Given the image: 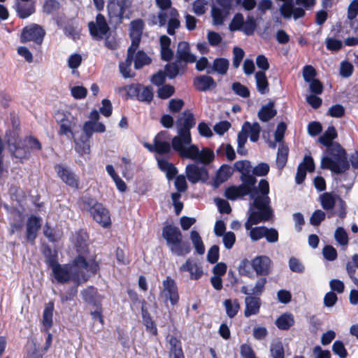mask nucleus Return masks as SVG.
Wrapping results in <instances>:
<instances>
[{
    "label": "nucleus",
    "mask_w": 358,
    "mask_h": 358,
    "mask_svg": "<svg viewBox=\"0 0 358 358\" xmlns=\"http://www.w3.org/2000/svg\"><path fill=\"white\" fill-rule=\"evenodd\" d=\"M195 124L194 115L189 110H185L177 119L178 135L172 139V147L180 157L207 164L213 160L214 153L208 148L200 151L196 145L191 144L190 129Z\"/></svg>",
    "instance_id": "1"
},
{
    "label": "nucleus",
    "mask_w": 358,
    "mask_h": 358,
    "mask_svg": "<svg viewBox=\"0 0 358 358\" xmlns=\"http://www.w3.org/2000/svg\"><path fill=\"white\" fill-rule=\"evenodd\" d=\"M51 268L56 280L59 283L72 281L77 285L86 282L99 269L98 262L93 257L86 258L78 256L69 264L51 263Z\"/></svg>",
    "instance_id": "2"
},
{
    "label": "nucleus",
    "mask_w": 358,
    "mask_h": 358,
    "mask_svg": "<svg viewBox=\"0 0 358 358\" xmlns=\"http://www.w3.org/2000/svg\"><path fill=\"white\" fill-rule=\"evenodd\" d=\"M261 192L264 196L259 197L257 192L252 194V205L249 209V217L245 223V228L249 231V236L252 241H257L264 238L266 227H255L253 225L268 221L273 215V210L269 205L270 198L269 185L268 182L262 181L260 184Z\"/></svg>",
    "instance_id": "3"
},
{
    "label": "nucleus",
    "mask_w": 358,
    "mask_h": 358,
    "mask_svg": "<svg viewBox=\"0 0 358 358\" xmlns=\"http://www.w3.org/2000/svg\"><path fill=\"white\" fill-rule=\"evenodd\" d=\"M337 133L334 127H329L318 141L324 145L328 146V156L321 159V168L329 169L335 173H341L349 168L345 150L338 143H331L336 138Z\"/></svg>",
    "instance_id": "4"
},
{
    "label": "nucleus",
    "mask_w": 358,
    "mask_h": 358,
    "mask_svg": "<svg viewBox=\"0 0 358 358\" xmlns=\"http://www.w3.org/2000/svg\"><path fill=\"white\" fill-rule=\"evenodd\" d=\"M236 171L241 173V180L242 185L238 186H231L225 191V196L230 200L243 197L245 195H250L252 199V194L257 192V195L261 197L264 194L261 192L260 184L262 181L267 182L266 180H261L257 187L255 186L257 180L253 175L250 174V162L247 160L238 161L234 164Z\"/></svg>",
    "instance_id": "5"
},
{
    "label": "nucleus",
    "mask_w": 358,
    "mask_h": 358,
    "mask_svg": "<svg viewBox=\"0 0 358 358\" xmlns=\"http://www.w3.org/2000/svg\"><path fill=\"white\" fill-rule=\"evenodd\" d=\"M162 237L173 254L177 256H185L190 252V245L182 241V234L177 227L171 224L164 227Z\"/></svg>",
    "instance_id": "6"
},
{
    "label": "nucleus",
    "mask_w": 358,
    "mask_h": 358,
    "mask_svg": "<svg viewBox=\"0 0 358 358\" xmlns=\"http://www.w3.org/2000/svg\"><path fill=\"white\" fill-rule=\"evenodd\" d=\"M179 17L180 15L176 9H169V10L158 11L156 14L150 15L148 22L150 25H157L159 27L166 26L167 33L173 36L176 30L180 27Z\"/></svg>",
    "instance_id": "7"
},
{
    "label": "nucleus",
    "mask_w": 358,
    "mask_h": 358,
    "mask_svg": "<svg viewBox=\"0 0 358 358\" xmlns=\"http://www.w3.org/2000/svg\"><path fill=\"white\" fill-rule=\"evenodd\" d=\"M83 208L87 210L93 220L103 228L111 224L110 215L103 205L93 199H86L83 202Z\"/></svg>",
    "instance_id": "8"
},
{
    "label": "nucleus",
    "mask_w": 358,
    "mask_h": 358,
    "mask_svg": "<svg viewBox=\"0 0 358 358\" xmlns=\"http://www.w3.org/2000/svg\"><path fill=\"white\" fill-rule=\"evenodd\" d=\"M319 201L325 210H332L336 206L338 207V210L331 212L329 217L334 214H337L341 218L345 217L346 203L339 195L334 192H324L319 196Z\"/></svg>",
    "instance_id": "9"
},
{
    "label": "nucleus",
    "mask_w": 358,
    "mask_h": 358,
    "mask_svg": "<svg viewBox=\"0 0 358 358\" xmlns=\"http://www.w3.org/2000/svg\"><path fill=\"white\" fill-rule=\"evenodd\" d=\"M56 122L59 124V135L73 137V129L77 124V120L69 111L59 110L55 114Z\"/></svg>",
    "instance_id": "10"
},
{
    "label": "nucleus",
    "mask_w": 358,
    "mask_h": 358,
    "mask_svg": "<svg viewBox=\"0 0 358 358\" xmlns=\"http://www.w3.org/2000/svg\"><path fill=\"white\" fill-rule=\"evenodd\" d=\"M145 147L150 152L159 155L168 154L171 152L170 138L168 132L161 131L154 138L153 144L145 143Z\"/></svg>",
    "instance_id": "11"
},
{
    "label": "nucleus",
    "mask_w": 358,
    "mask_h": 358,
    "mask_svg": "<svg viewBox=\"0 0 358 358\" xmlns=\"http://www.w3.org/2000/svg\"><path fill=\"white\" fill-rule=\"evenodd\" d=\"M45 34V30L42 27L36 24H31L23 28L20 41L22 43L32 41L36 44L41 45L43 43Z\"/></svg>",
    "instance_id": "12"
},
{
    "label": "nucleus",
    "mask_w": 358,
    "mask_h": 358,
    "mask_svg": "<svg viewBox=\"0 0 358 358\" xmlns=\"http://www.w3.org/2000/svg\"><path fill=\"white\" fill-rule=\"evenodd\" d=\"M88 27L91 36L96 40L106 38L110 31L106 17L102 14L96 15L95 22H90Z\"/></svg>",
    "instance_id": "13"
},
{
    "label": "nucleus",
    "mask_w": 358,
    "mask_h": 358,
    "mask_svg": "<svg viewBox=\"0 0 358 358\" xmlns=\"http://www.w3.org/2000/svg\"><path fill=\"white\" fill-rule=\"evenodd\" d=\"M131 6V0H108L107 10L110 17H118L120 20L129 18L126 13Z\"/></svg>",
    "instance_id": "14"
},
{
    "label": "nucleus",
    "mask_w": 358,
    "mask_h": 358,
    "mask_svg": "<svg viewBox=\"0 0 358 358\" xmlns=\"http://www.w3.org/2000/svg\"><path fill=\"white\" fill-rule=\"evenodd\" d=\"M162 286L160 297L165 303L169 301L172 306L176 305L179 301V294L175 280L168 276L163 281Z\"/></svg>",
    "instance_id": "15"
},
{
    "label": "nucleus",
    "mask_w": 358,
    "mask_h": 358,
    "mask_svg": "<svg viewBox=\"0 0 358 358\" xmlns=\"http://www.w3.org/2000/svg\"><path fill=\"white\" fill-rule=\"evenodd\" d=\"M185 171L187 179L192 183L205 181L208 179L207 169L203 166L195 164H189L186 166Z\"/></svg>",
    "instance_id": "16"
},
{
    "label": "nucleus",
    "mask_w": 358,
    "mask_h": 358,
    "mask_svg": "<svg viewBox=\"0 0 358 358\" xmlns=\"http://www.w3.org/2000/svg\"><path fill=\"white\" fill-rule=\"evenodd\" d=\"M143 29V22L141 20H134L130 23V37L131 44L129 47V52L136 51L140 44Z\"/></svg>",
    "instance_id": "17"
},
{
    "label": "nucleus",
    "mask_w": 358,
    "mask_h": 358,
    "mask_svg": "<svg viewBox=\"0 0 358 358\" xmlns=\"http://www.w3.org/2000/svg\"><path fill=\"white\" fill-rule=\"evenodd\" d=\"M179 270L181 272L189 273V278L192 280H198L201 278L203 274L201 266L196 260L192 258L187 259L186 262L180 266Z\"/></svg>",
    "instance_id": "18"
},
{
    "label": "nucleus",
    "mask_w": 358,
    "mask_h": 358,
    "mask_svg": "<svg viewBox=\"0 0 358 358\" xmlns=\"http://www.w3.org/2000/svg\"><path fill=\"white\" fill-rule=\"evenodd\" d=\"M55 171L59 177L66 185L74 188L78 187V179L77 176L68 167L62 164H57L55 166Z\"/></svg>",
    "instance_id": "19"
},
{
    "label": "nucleus",
    "mask_w": 358,
    "mask_h": 358,
    "mask_svg": "<svg viewBox=\"0 0 358 358\" xmlns=\"http://www.w3.org/2000/svg\"><path fill=\"white\" fill-rule=\"evenodd\" d=\"M251 265L257 275H266L270 273L271 260L265 255L257 256L252 259Z\"/></svg>",
    "instance_id": "20"
},
{
    "label": "nucleus",
    "mask_w": 358,
    "mask_h": 358,
    "mask_svg": "<svg viewBox=\"0 0 358 358\" xmlns=\"http://www.w3.org/2000/svg\"><path fill=\"white\" fill-rule=\"evenodd\" d=\"M41 227V219L35 215L29 217L26 225V238L33 243L36 238L37 233Z\"/></svg>",
    "instance_id": "21"
},
{
    "label": "nucleus",
    "mask_w": 358,
    "mask_h": 358,
    "mask_svg": "<svg viewBox=\"0 0 358 358\" xmlns=\"http://www.w3.org/2000/svg\"><path fill=\"white\" fill-rule=\"evenodd\" d=\"M314 169L315 164L313 158L310 156H305L303 162L298 166L296 175V182L301 184L306 178V171L312 172Z\"/></svg>",
    "instance_id": "22"
},
{
    "label": "nucleus",
    "mask_w": 358,
    "mask_h": 358,
    "mask_svg": "<svg viewBox=\"0 0 358 358\" xmlns=\"http://www.w3.org/2000/svg\"><path fill=\"white\" fill-rule=\"evenodd\" d=\"M244 315L249 317L251 315H257L261 307V300L256 296L248 295L245 299Z\"/></svg>",
    "instance_id": "23"
},
{
    "label": "nucleus",
    "mask_w": 358,
    "mask_h": 358,
    "mask_svg": "<svg viewBox=\"0 0 358 358\" xmlns=\"http://www.w3.org/2000/svg\"><path fill=\"white\" fill-rule=\"evenodd\" d=\"M13 7L22 19H26L35 13V3L15 0Z\"/></svg>",
    "instance_id": "24"
},
{
    "label": "nucleus",
    "mask_w": 358,
    "mask_h": 358,
    "mask_svg": "<svg viewBox=\"0 0 358 358\" xmlns=\"http://www.w3.org/2000/svg\"><path fill=\"white\" fill-rule=\"evenodd\" d=\"M166 341L169 345V357L171 358H185L181 342L173 335H167Z\"/></svg>",
    "instance_id": "25"
},
{
    "label": "nucleus",
    "mask_w": 358,
    "mask_h": 358,
    "mask_svg": "<svg viewBox=\"0 0 358 358\" xmlns=\"http://www.w3.org/2000/svg\"><path fill=\"white\" fill-rule=\"evenodd\" d=\"M177 58L185 62L194 63L196 61V56L190 52L189 45L185 41H181L178 45Z\"/></svg>",
    "instance_id": "26"
},
{
    "label": "nucleus",
    "mask_w": 358,
    "mask_h": 358,
    "mask_svg": "<svg viewBox=\"0 0 358 358\" xmlns=\"http://www.w3.org/2000/svg\"><path fill=\"white\" fill-rule=\"evenodd\" d=\"M194 84L198 90L202 92L210 90L216 87V83L213 78L206 75L196 77Z\"/></svg>",
    "instance_id": "27"
},
{
    "label": "nucleus",
    "mask_w": 358,
    "mask_h": 358,
    "mask_svg": "<svg viewBox=\"0 0 358 358\" xmlns=\"http://www.w3.org/2000/svg\"><path fill=\"white\" fill-rule=\"evenodd\" d=\"M8 148L13 155L19 159H23L29 155V148L24 146V141L18 143H13L8 141Z\"/></svg>",
    "instance_id": "28"
},
{
    "label": "nucleus",
    "mask_w": 358,
    "mask_h": 358,
    "mask_svg": "<svg viewBox=\"0 0 358 358\" xmlns=\"http://www.w3.org/2000/svg\"><path fill=\"white\" fill-rule=\"evenodd\" d=\"M294 315L290 313H285L276 319L275 324L280 330H288L294 324Z\"/></svg>",
    "instance_id": "29"
},
{
    "label": "nucleus",
    "mask_w": 358,
    "mask_h": 358,
    "mask_svg": "<svg viewBox=\"0 0 358 358\" xmlns=\"http://www.w3.org/2000/svg\"><path fill=\"white\" fill-rule=\"evenodd\" d=\"M156 159L157 161L159 168L166 173L168 180L173 179L177 174V169L174 165L159 157H157Z\"/></svg>",
    "instance_id": "30"
},
{
    "label": "nucleus",
    "mask_w": 358,
    "mask_h": 358,
    "mask_svg": "<svg viewBox=\"0 0 358 358\" xmlns=\"http://www.w3.org/2000/svg\"><path fill=\"white\" fill-rule=\"evenodd\" d=\"M229 66V61L225 58H217L213 61L211 68L207 69L208 73L217 72L220 75H225Z\"/></svg>",
    "instance_id": "31"
},
{
    "label": "nucleus",
    "mask_w": 358,
    "mask_h": 358,
    "mask_svg": "<svg viewBox=\"0 0 358 358\" xmlns=\"http://www.w3.org/2000/svg\"><path fill=\"white\" fill-rule=\"evenodd\" d=\"M255 78L257 91L262 94H267L269 92V87L268 79L265 72H256Z\"/></svg>",
    "instance_id": "32"
},
{
    "label": "nucleus",
    "mask_w": 358,
    "mask_h": 358,
    "mask_svg": "<svg viewBox=\"0 0 358 358\" xmlns=\"http://www.w3.org/2000/svg\"><path fill=\"white\" fill-rule=\"evenodd\" d=\"M106 130L104 124L99 122L87 121L83 126V131L87 139L90 138L94 132L103 133Z\"/></svg>",
    "instance_id": "33"
},
{
    "label": "nucleus",
    "mask_w": 358,
    "mask_h": 358,
    "mask_svg": "<svg viewBox=\"0 0 358 358\" xmlns=\"http://www.w3.org/2000/svg\"><path fill=\"white\" fill-rule=\"evenodd\" d=\"M242 129L248 135H249L251 141L256 142L258 141L261 131V127L259 123L254 122L251 124L249 122H245L243 124Z\"/></svg>",
    "instance_id": "34"
},
{
    "label": "nucleus",
    "mask_w": 358,
    "mask_h": 358,
    "mask_svg": "<svg viewBox=\"0 0 358 358\" xmlns=\"http://www.w3.org/2000/svg\"><path fill=\"white\" fill-rule=\"evenodd\" d=\"M266 283V279L265 278H261L256 282L252 289H249L248 287L243 286L241 289V292L246 295H255L258 296L263 293Z\"/></svg>",
    "instance_id": "35"
},
{
    "label": "nucleus",
    "mask_w": 358,
    "mask_h": 358,
    "mask_svg": "<svg viewBox=\"0 0 358 358\" xmlns=\"http://www.w3.org/2000/svg\"><path fill=\"white\" fill-rule=\"evenodd\" d=\"M53 310L54 303L49 302L43 310L42 322L45 332H48L52 325Z\"/></svg>",
    "instance_id": "36"
},
{
    "label": "nucleus",
    "mask_w": 358,
    "mask_h": 358,
    "mask_svg": "<svg viewBox=\"0 0 358 358\" xmlns=\"http://www.w3.org/2000/svg\"><path fill=\"white\" fill-rule=\"evenodd\" d=\"M136 51H131L129 52V48L127 50V57L124 62H121L119 65L120 71L122 76L125 78H131L133 75L131 73L130 66L133 62V56Z\"/></svg>",
    "instance_id": "37"
},
{
    "label": "nucleus",
    "mask_w": 358,
    "mask_h": 358,
    "mask_svg": "<svg viewBox=\"0 0 358 358\" xmlns=\"http://www.w3.org/2000/svg\"><path fill=\"white\" fill-rule=\"evenodd\" d=\"M358 268V255L355 254L352 257V262H348L346 264V270L350 278L354 282L355 286L358 288V278L355 277V274L356 270Z\"/></svg>",
    "instance_id": "38"
},
{
    "label": "nucleus",
    "mask_w": 358,
    "mask_h": 358,
    "mask_svg": "<svg viewBox=\"0 0 358 358\" xmlns=\"http://www.w3.org/2000/svg\"><path fill=\"white\" fill-rule=\"evenodd\" d=\"M90 138L87 136H83L79 139L74 138L75 149L80 155L89 154L90 152Z\"/></svg>",
    "instance_id": "39"
},
{
    "label": "nucleus",
    "mask_w": 358,
    "mask_h": 358,
    "mask_svg": "<svg viewBox=\"0 0 358 358\" xmlns=\"http://www.w3.org/2000/svg\"><path fill=\"white\" fill-rule=\"evenodd\" d=\"M189 238L196 252L199 255H203L205 252V246L198 231L192 230L189 234Z\"/></svg>",
    "instance_id": "40"
},
{
    "label": "nucleus",
    "mask_w": 358,
    "mask_h": 358,
    "mask_svg": "<svg viewBox=\"0 0 358 358\" xmlns=\"http://www.w3.org/2000/svg\"><path fill=\"white\" fill-rule=\"evenodd\" d=\"M276 114V110L273 109V103H269L262 106L258 113L259 118L263 122H267L273 118Z\"/></svg>",
    "instance_id": "41"
},
{
    "label": "nucleus",
    "mask_w": 358,
    "mask_h": 358,
    "mask_svg": "<svg viewBox=\"0 0 358 358\" xmlns=\"http://www.w3.org/2000/svg\"><path fill=\"white\" fill-rule=\"evenodd\" d=\"M229 10L221 9L216 6H213L211 9V15L213 17V24L222 25L224 23V18Z\"/></svg>",
    "instance_id": "42"
},
{
    "label": "nucleus",
    "mask_w": 358,
    "mask_h": 358,
    "mask_svg": "<svg viewBox=\"0 0 358 358\" xmlns=\"http://www.w3.org/2000/svg\"><path fill=\"white\" fill-rule=\"evenodd\" d=\"M223 304L225 308L227 315L230 318H233L238 313L240 309L239 303L236 299H225Z\"/></svg>",
    "instance_id": "43"
},
{
    "label": "nucleus",
    "mask_w": 358,
    "mask_h": 358,
    "mask_svg": "<svg viewBox=\"0 0 358 358\" xmlns=\"http://www.w3.org/2000/svg\"><path fill=\"white\" fill-rule=\"evenodd\" d=\"M288 150H289L287 146L285 145L284 144L280 145V146L278 148L276 157V164L278 168L280 169H282L287 163Z\"/></svg>",
    "instance_id": "44"
},
{
    "label": "nucleus",
    "mask_w": 358,
    "mask_h": 358,
    "mask_svg": "<svg viewBox=\"0 0 358 358\" xmlns=\"http://www.w3.org/2000/svg\"><path fill=\"white\" fill-rule=\"evenodd\" d=\"M133 60H134V67L136 69L149 64L151 62L150 58L143 51H138L134 53Z\"/></svg>",
    "instance_id": "45"
},
{
    "label": "nucleus",
    "mask_w": 358,
    "mask_h": 358,
    "mask_svg": "<svg viewBox=\"0 0 358 358\" xmlns=\"http://www.w3.org/2000/svg\"><path fill=\"white\" fill-rule=\"evenodd\" d=\"M143 322L146 327V330L153 335L157 334V329L155 322L151 319L148 312L142 308Z\"/></svg>",
    "instance_id": "46"
},
{
    "label": "nucleus",
    "mask_w": 358,
    "mask_h": 358,
    "mask_svg": "<svg viewBox=\"0 0 358 358\" xmlns=\"http://www.w3.org/2000/svg\"><path fill=\"white\" fill-rule=\"evenodd\" d=\"M87 241V235L83 231L77 232L73 239V242L78 251H83L85 250Z\"/></svg>",
    "instance_id": "47"
},
{
    "label": "nucleus",
    "mask_w": 358,
    "mask_h": 358,
    "mask_svg": "<svg viewBox=\"0 0 358 358\" xmlns=\"http://www.w3.org/2000/svg\"><path fill=\"white\" fill-rule=\"evenodd\" d=\"M231 168L227 165H222L216 174V182L222 183L226 181L231 175Z\"/></svg>",
    "instance_id": "48"
},
{
    "label": "nucleus",
    "mask_w": 358,
    "mask_h": 358,
    "mask_svg": "<svg viewBox=\"0 0 358 358\" xmlns=\"http://www.w3.org/2000/svg\"><path fill=\"white\" fill-rule=\"evenodd\" d=\"M270 352L272 358L285 357L284 348L282 342L280 341H276L271 343Z\"/></svg>",
    "instance_id": "49"
},
{
    "label": "nucleus",
    "mask_w": 358,
    "mask_h": 358,
    "mask_svg": "<svg viewBox=\"0 0 358 358\" xmlns=\"http://www.w3.org/2000/svg\"><path fill=\"white\" fill-rule=\"evenodd\" d=\"M152 89L150 87H144L141 85L138 100L149 103L152 101Z\"/></svg>",
    "instance_id": "50"
},
{
    "label": "nucleus",
    "mask_w": 358,
    "mask_h": 358,
    "mask_svg": "<svg viewBox=\"0 0 358 358\" xmlns=\"http://www.w3.org/2000/svg\"><path fill=\"white\" fill-rule=\"evenodd\" d=\"M256 27L257 24L255 18L252 16H248L243 22L241 31L246 35L250 36L253 34Z\"/></svg>",
    "instance_id": "51"
},
{
    "label": "nucleus",
    "mask_w": 358,
    "mask_h": 358,
    "mask_svg": "<svg viewBox=\"0 0 358 358\" xmlns=\"http://www.w3.org/2000/svg\"><path fill=\"white\" fill-rule=\"evenodd\" d=\"M335 240L343 246H347L348 244V236L343 227H338L334 233Z\"/></svg>",
    "instance_id": "52"
},
{
    "label": "nucleus",
    "mask_w": 358,
    "mask_h": 358,
    "mask_svg": "<svg viewBox=\"0 0 358 358\" xmlns=\"http://www.w3.org/2000/svg\"><path fill=\"white\" fill-rule=\"evenodd\" d=\"M25 358H43L39 352L38 345L35 341L33 340L29 343Z\"/></svg>",
    "instance_id": "53"
},
{
    "label": "nucleus",
    "mask_w": 358,
    "mask_h": 358,
    "mask_svg": "<svg viewBox=\"0 0 358 358\" xmlns=\"http://www.w3.org/2000/svg\"><path fill=\"white\" fill-rule=\"evenodd\" d=\"M244 22V18L242 14L237 13L233 17L230 24L229 29L232 31H241Z\"/></svg>",
    "instance_id": "54"
},
{
    "label": "nucleus",
    "mask_w": 358,
    "mask_h": 358,
    "mask_svg": "<svg viewBox=\"0 0 358 358\" xmlns=\"http://www.w3.org/2000/svg\"><path fill=\"white\" fill-rule=\"evenodd\" d=\"M231 88L236 94L243 98H248L250 96V91L248 87L238 82L234 83Z\"/></svg>",
    "instance_id": "55"
},
{
    "label": "nucleus",
    "mask_w": 358,
    "mask_h": 358,
    "mask_svg": "<svg viewBox=\"0 0 358 358\" xmlns=\"http://www.w3.org/2000/svg\"><path fill=\"white\" fill-rule=\"evenodd\" d=\"M332 351L340 358H345L348 355L347 350L343 342L336 341L332 345Z\"/></svg>",
    "instance_id": "56"
},
{
    "label": "nucleus",
    "mask_w": 358,
    "mask_h": 358,
    "mask_svg": "<svg viewBox=\"0 0 358 358\" xmlns=\"http://www.w3.org/2000/svg\"><path fill=\"white\" fill-rule=\"evenodd\" d=\"M208 1L206 0H196L192 5V10L197 15H201L206 13Z\"/></svg>",
    "instance_id": "57"
},
{
    "label": "nucleus",
    "mask_w": 358,
    "mask_h": 358,
    "mask_svg": "<svg viewBox=\"0 0 358 358\" xmlns=\"http://www.w3.org/2000/svg\"><path fill=\"white\" fill-rule=\"evenodd\" d=\"M303 78L306 83L310 82L315 79L316 76L315 69L310 65H306L303 68Z\"/></svg>",
    "instance_id": "58"
},
{
    "label": "nucleus",
    "mask_w": 358,
    "mask_h": 358,
    "mask_svg": "<svg viewBox=\"0 0 358 358\" xmlns=\"http://www.w3.org/2000/svg\"><path fill=\"white\" fill-rule=\"evenodd\" d=\"M221 152H223L225 154L227 159L229 161H233L236 157L235 151L230 144L222 145L217 150L218 154L221 153Z\"/></svg>",
    "instance_id": "59"
},
{
    "label": "nucleus",
    "mask_w": 358,
    "mask_h": 358,
    "mask_svg": "<svg viewBox=\"0 0 358 358\" xmlns=\"http://www.w3.org/2000/svg\"><path fill=\"white\" fill-rule=\"evenodd\" d=\"M326 214L321 210H317L312 214L310 222L313 226H318L325 219Z\"/></svg>",
    "instance_id": "60"
},
{
    "label": "nucleus",
    "mask_w": 358,
    "mask_h": 358,
    "mask_svg": "<svg viewBox=\"0 0 358 358\" xmlns=\"http://www.w3.org/2000/svg\"><path fill=\"white\" fill-rule=\"evenodd\" d=\"M240 354L242 358H257L253 349L250 345L246 343L241 345Z\"/></svg>",
    "instance_id": "61"
},
{
    "label": "nucleus",
    "mask_w": 358,
    "mask_h": 358,
    "mask_svg": "<svg viewBox=\"0 0 358 358\" xmlns=\"http://www.w3.org/2000/svg\"><path fill=\"white\" fill-rule=\"evenodd\" d=\"M324 257L329 261H334L337 258V252L331 245H326L322 249Z\"/></svg>",
    "instance_id": "62"
},
{
    "label": "nucleus",
    "mask_w": 358,
    "mask_h": 358,
    "mask_svg": "<svg viewBox=\"0 0 358 358\" xmlns=\"http://www.w3.org/2000/svg\"><path fill=\"white\" fill-rule=\"evenodd\" d=\"M222 241L227 249H231L236 242V236L234 233L231 231L226 232L222 236Z\"/></svg>",
    "instance_id": "63"
},
{
    "label": "nucleus",
    "mask_w": 358,
    "mask_h": 358,
    "mask_svg": "<svg viewBox=\"0 0 358 358\" xmlns=\"http://www.w3.org/2000/svg\"><path fill=\"white\" fill-rule=\"evenodd\" d=\"M358 15V0H352L348 8V18L354 20Z\"/></svg>",
    "instance_id": "64"
}]
</instances>
